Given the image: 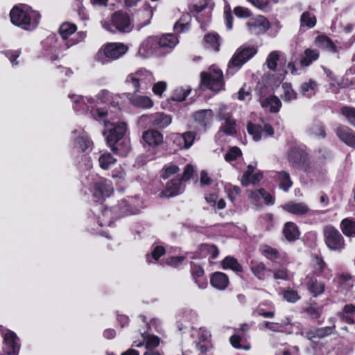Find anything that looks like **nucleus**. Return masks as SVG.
Instances as JSON below:
<instances>
[{
  "mask_svg": "<svg viewBox=\"0 0 355 355\" xmlns=\"http://www.w3.org/2000/svg\"><path fill=\"white\" fill-rule=\"evenodd\" d=\"M106 141L111 150L119 155L126 156L130 150V139L125 135H107Z\"/></svg>",
  "mask_w": 355,
  "mask_h": 355,
  "instance_id": "f257e3e1",
  "label": "nucleus"
},
{
  "mask_svg": "<svg viewBox=\"0 0 355 355\" xmlns=\"http://www.w3.org/2000/svg\"><path fill=\"white\" fill-rule=\"evenodd\" d=\"M324 241L331 250L340 251L345 248L344 239L340 233L332 226L324 228Z\"/></svg>",
  "mask_w": 355,
  "mask_h": 355,
  "instance_id": "f03ea898",
  "label": "nucleus"
},
{
  "mask_svg": "<svg viewBox=\"0 0 355 355\" xmlns=\"http://www.w3.org/2000/svg\"><path fill=\"white\" fill-rule=\"evenodd\" d=\"M257 53L254 47L239 49L233 55L228 64L227 72L232 73V68L241 67L247 60L250 59Z\"/></svg>",
  "mask_w": 355,
  "mask_h": 355,
  "instance_id": "7ed1b4c3",
  "label": "nucleus"
},
{
  "mask_svg": "<svg viewBox=\"0 0 355 355\" xmlns=\"http://www.w3.org/2000/svg\"><path fill=\"white\" fill-rule=\"evenodd\" d=\"M201 87L209 88L214 92H218L223 87V73L220 71H214L208 73H201Z\"/></svg>",
  "mask_w": 355,
  "mask_h": 355,
  "instance_id": "20e7f679",
  "label": "nucleus"
},
{
  "mask_svg": "<svg viewBox=\"0 0 355 355\" xmlns=\"http://www.w3.org/2000/svg\"><path fill=\"white\" fill-rule=\"evenodd\" d=\"M10 16L12 24L21 26L26 30L29 29V26H31V28H35L38 24L37 20L32 21L29 14L17 7L12 9Z\"/></svg>",
  "mask_w": 355,
  "mask_h": 355,
  "instance_id": "39448f33",
  "label": "nucleus"
},
{
  "mask_svg": "<svg viewBox=\"0 0 355 355\" xmlns=\"http://www.w3.org/2000/svg\"><path fill=\"white\" fill-rule=\"evenodd\" d=\"M111 19L113 26L120 32L128 33L132 28L130 15L123 10L114 12Z\"/></svg>",
  "mask_w": 355,
  "mask_h": 355,
  "instance_id": "423d86ee",
  "label": "nucleus"
},
{
  "mask_svg": "<svg viewBox=\"0 0 355 355\" xmlns=\"http://www.w3.org/2000/svg\"><path fill=\"white\" fill-rule=\"evenodd\" d=\"M141 336L142 340L134 342V345L137 347L144 345L146 351H155L154 349L157 347L161 343L160 338L148 332L141 333Z\"/></svg>",
  "mask_w": 355,
  "mask_h": 355,
  "instance_id": "0eeeda50",
  "label": "nucleus"
},
{
  "mask_svg": "<svg viewBox=\"0 0 355 355\" xmlns=\"http://www.w3.org/2000/svg\"><path fill=\"white\" fill-rule=\"evenodd\" d=\"M18 339L16 334L10 331H8L7 333L4 334L3 340H4V352L8 355H17L19 349V345L17 343V340Z\"/></svg>",
  "mask_w": 355,
  "mask_h": 355,
  "instance_id": "6e6552de",
  "label": "nucleus"
},
{
  "mask_svg": "<svg viewBox=\"0 0 355 355\" xmlns=\"http://www.w3.org/2000/svg\"><path fill=\"white\" fill-rule=\"evenodd\" d=\"M128 50L127 46L121 43H111L105 47L104 54L106 57L116 59L123 55Z\"/></svg>",
  "mask_w": 355,
  "mask_h": 355,
  "instance_id": "1a4fd4ad",
  "label": "nucleus"
},
{
  "mask_svg": "<svg viewBox=\"0 0 355 355\" xmlns=\"http://www.w3.org/2000/svg\"><path fill=\"white\" fill-rule=\"evenodd\" d=\"M283 209L295 215H303L309 211L308 205L304 202H288L283 205Z\"/></svg>",
  "mask_w": 355,
  "mask_h": 355,
  "instance_id": "9d476101",
  "label": "nucleus"
},
{
  "mask_svg": "<svg viewBox=\"0 0 355 355\" xmlns=\"http://www.w3.org/2000/svg\"><path fill=\"white\" fill-rule=\"evenodd\" d=\"M113 192L111 184L107 181H99L94 185V195L98 198L110 196Z\"/></svg>",
  "mask_w": 355,
  "mask_h": 355,
  "instance_id": "9b49d317",
  "label": "nucleus"
},
{
  "mask_svg": "<svg viewBox=\"0 0 355 355\" xmlns=\"http://www.w3.org/2000/svg\"><path fill=\"white\" fill-rule=\"evenodd\" d=\"M180 179H173L166 184V188L162 193L163 196L173 197L180 194L182 191V187Z\"/></svg>",
  "mask_w": 355,
  "mask_h": 355,
  "instance_id": "f8f14e48",
  "label": "nucleus"
},
{
  "mask_svg": "<svg viewBox=\"0 0 355 355\" xmlns=\"http://www.w3.org/2000/svg\"><path fill=\"white\" fill-rule=\"evenodd\" d=\"M288 159L294 164H305L308 159L307 154L302 149L294 148L288 154Z\"/></svg>",
  "mask_w": 355,
  "mask_h": 355,
  "instance_id": "ddd939ff",
  "label": "nucleus"
},
{
  "mask_svg": "<svg viewBox=\"0 0 355 355\" xmlns=\"http://www.w3.org/2000/svg\"><path fill=\"white\" fill-rule=\"evenodd\" d=\"M211 284L216 288L224 290L229 284L227 276L221 272H214L211 277Z\"/></svg>",
  "mask_w": 355,
  "mask_h": 355,
  "instance_id": "4468645a",
  "label": "nucleus"
},
{
  "mask_svg": "<svg viewBox=\"0 0 355 355\" xmlns=\"http://www.w3.org/2000/svg\"><path fill=\"white\" fill-rule=\"evenodd\" d=\"M306 286L309 291L313 297H317L322 294L325 289L324 284L313 277L309 278Z\"/></svg>",
  "mask_w": 355,
  "mask_h": 355,
  "instance_id": "2eb2a0df",
  "label": "nucleus"
},
{
  "mask_svg": "<svg viewBox=\"0 0 355 355\" xmlns=\"http://www.w3.org/2000/svg\"><path fill=\"white\" fill-rule=\"evenodd\" d=\"M247 26L251 30L259 28L261 31L263 32L267 31L270 27V24L268 20L263 16H259L257 18L253 19L251 21H249L247 24Z\"/></svg>",
  "mask_w": 355,
  "mask_h": 355,
  "instance_id": "dca6fc26",
  "label": "nucleus"
},
{
  "mask_svg": "<svg viewBox=\"0 0 355 355\" xmlns=\"http://www.w3.org/2000/svg\"><path fill=\"white\" fill-rule=\"evenodd\" d=\"M193 141V135H175L173 139V142L180 148H189Z\"/></svg>",
  "mask_w": 355,
  "mask_h": 355,
  "instance_id": "f3484780",
  "label": "nucleus"
},
{
  "mask_svg": "<svg viewBox=\"0 0 355 355\" xmlns=\"http://www.w3.org/2000/svg\"><path fill=\"white\" fill-rule=\"evenodd\" d=\"M191 274L194 280L195 283L198 285V288L203 289L206 287V282L200 283L198 279L202 277L205 275V272L201 266L193 263L191 265Z\"/></svg>",
  "mask_w": 355,
  "mask_h": 355,
  "instance_id": "a211bd4d",
  "label": "nucleus"
},
{
  "mask_svg": "<svg viewBox=\"0 0 355 355\" xmlns=\"http://www.w3.org/2000/svg\"><path fill=\"white\" fill-rule=\"evenodd\" d=\"M251 270L254 275L260 280H265L270 276L272 270L268 269L263 263H259L256 266L251 268Z\"/></svg>",
  "mask_w": 355,
  "mask_h": 355,
  "instance_id": "6ab92c4d",
  "label": "nucleus"
},
{
  "mask_svg": "<svg viewBox=\"0 0 355 355\" xmlns=\"http://www.w3.org/2000/svg\"><path fill=\"white\" fill-rule=\"evenodd\" d=\"M130 103L138 107L150 108L153 107V101L148 96H135L130 98Z\"/></svg>",
  "mask_w": 355,
  "mask_h": 355,
  "instance_id": "aec40b11",
  "label": "nucleus"
},
{
  "mask_svg": "<svg viewBox=\"0 0 355 355\" xmlns=\"http://www.w3.org/2000/svg\"><path fill=\"white\" fill-rule=\"evenodd\" d=\"M283 232L286 239L289 241L295 240L299 236L298 229L292 222L285 224Z\"/></svg>",
  "mask_w": 355,
  "mask_h": 355,
  "instance_id": "412c9836",
  "label": "nucleus"
},
{
  "mask_svg": "<svg viewBox=\"0 0 355 355\" xmlns=\"http://www.w3.org/2000/svg\"><path fill=\"white\" fill-rule=\"evenodd\" d=\"M194 119L202 127L206 126L210 119L212 117V112L211 110H202L196 112L193 114Z\"/></svg>",
  "mask_w": 355,
  "mask_h": 355,
  "instance_id": "4be33fe9",
  "label": "nucleus"
},
{
  "mask_svg": "<svg viewBox=\"0 0 355 355\" xmlns=\"http://www.w3.org/2000/svg\"><path fill=\"white\" fill-rule=\"evenodd\" d=\"M141 141L144 146L155 147L162 143V135H143Z\"/></svg>",
  "mask_w": 355,
  "mask_h": 355,
  "instance_id": "5701e85b",
  "label": "nucleus"
},
{
  "mask_svg": "<svg viewBox=\"0 0 355 355\" xmlns=\"http://www.w3.org/2000/svg\"><path fill=\"white\" fill-rule=\"evenodd\" d=\"M171 123V117L163 113L155 116L152 122L153 125L157 128H164Z\"/></svg>",
  "mask_w": 355,
  "mask_h": 355,
  "instance_id": "b1692460",
  "label": "nucleus"
},
{
  "mask_svg": "<svg viewBox=\"0 0 355 355\" xmlns=\"http://www.w3.org/2000/svg\"><path fill=\"white\" fill-rule=\"evenodd\" d=\"M104 125L110 133H125L127 131V124L125 122L112 123L109 121H104Z\"/></svg>",
  "mask_w": 355,
  "mask_h": 355,
  "instance_id": "393cba45",
  "label": "nucleus"
},
{
  "mask_svg": "<svg viewBox=\"0 0 355 355\" xmlns=\"http://www.w3.org/2000/svg\"><path fill=\"white\" fill-rule=\"evenodd\" d=\"M277 178L279 181V187L284 191H287L292 187L293 182L288 172L285 171L279 172Z\"/></svg>",
  "mask_w": 355,
  "mask_h": 355,
  "instance_id": "a878e982",
  "label": "nucleus"
},
{
  "mask_svg": "<svg viewBox=\"0 0 355 355\" xmlns=\"http://www.w3.org/2000/svg\"><path fill=\"white\" fill-rule=\"evenodd\" d=\"M248 133H273L274 130L271 125L264 124L263 127L261 125H254L252 122H249L247 125Z\"/></svg>",
  "mask_w": 355,
  "mask_h": 355,
  "instance_id": "bb28decb",
  "label": "nucleus"
},
{
  "mask_svg": "<svg viewBox=\"0 0 355 355\" xmlns=\"http://www.w3.org/2000/svg\"><path fill=\"white\" fill-rule=\"evenodd\" d=\"M340 226L343 232L346 236H355V220L345 218L342 220Z\"/></svg>",
  "mask_w": 355,
  "mask_h": 355,
  "instance_id": "cd10ccee",
  "label": "nucleus"
},
{
  "mask_svg": "<svg viewBox=\"0 0 355 355\" xmlns=\"http://www.w3.org/2000/svg\"><path fill=\"white\" fill-rule=\"evenodd\" d=\"M223 269H231L236 272H241L242 266L239 263L238 261L232 257H227L222 261Z\"/></svg>",
  "mask_w": 355,
  "mask_h": 355,
  "instance_id": "c85d7f7f",
  "label": "nucleus"
},
{
  "mask_svg": "<svg viewBox=\"0 0 355 355\" xmlns=\"http://www.w3.org/2000/svg\"><path fill=\"white\" fill-rule=\"evenodd\" d=\"M319 53L314 50L307 49L304 51V57L300 60V64L302 67L309 66L313 61L318 59Z\"/></svg>",
  "mask_w": 355,
  "mask_h": 355,
  "instance_id": "c756f323",
  "label": "nucleus"
},
{
  "mask_svg": "<svg viewBox=\"0 0 355 355\" xmlns=\"http://www.w3.org/2000/svg\"><path fill=\"white\" fill-rule=\"evenodd\" d=\"M178 43V39L175 35L173 34H167L166 35H163L159 40V45L161 47L166 48L168 47L170 49L174 47Z\"/></svg>",
  "mask_w": 355,
  "mask_h": 355,
  "instance_id": "7c9ffc66",
  "label": "nucleus"
},
{
  "mask_svg": "<svg viewBox=\"0 0 355 355\" xmlns=\"http://www.w3.org/2000/svg\"><path fill=\"white\" fill-rule=\"evenodd\" d=\"M206 202L211 207L217 205L218 209H223L225 207L226 203L223 199H219L217 195L210 193L205 196Z\"/></svg>",
  "mask_w": 355,
  "mask_h": 355,
  "instance_id": "2f4dec72",
  "label": "nucleus"
},
{
  "mask_svg": "<svg viewBox=\"0 0 355 355\" xmlns=\"http://www.w3.org/2000/svg\"><path fill=\"white\" fill-rule=\"evenodd\" d=\"M76 30V26L74 24L69 23L62 24L59 29V32L64 40L67 39L71 34Z\"/></svg>",
  "mask_w": 355,
  "mask_h": 355,
  "instance_id": "473e14b6",
  "label": "nucleus"
},
{
  "mask_svg": "<svg viewBox=\"0 0 355 355\" xmlns=\"http://www.w3.org/2000/svg\"><path fill=\"white\" fill-rule=\"evenodd\" d=\"M116 159L110 153L103 154L99 157L100 166L103 169H108L111 165L116 162Z\"/></svg>",
  "mask_w": 355,
  "mask_h": 355,
  "instance_id": "72a5a7b5",
  "label": "nucleus"
},
{
  "mask_svg": "<svg viewBox=\"0 0 355 355\" xmlns=\"http://www.w3.org/2000/svg\"><path fill=\"white\" fill-rule=\"evenodd\" d=\"M190 16L189 14L183 15L180 19L175 23L174 29L177 33H182L185 29H187L189 26V22L187 19Z\"/></svg>",
  "mask_w": 355,
  "mask_h": 355,
  "instance_id": "f704fd0d",
  "label": "nucleus"
},
{
  "mask_svg": "<svg viewBox=\"0 0 355 355\" xmlns=\"http://www.w3.org/2000/svg\"><path fill=\"white\" fill-rule=\"evenodd\" d=\"M340 113L347 119V121L355 126V108L349 106H343L340 109Z\"/></svg>",
  "mask_w": 355,
  "mask_h": 355,
  "instance_id": "c9c22d12",
  "label": "nucleus"
},
{
  "mask_svg": "<svg viewBox=\"0 0 355 355\" xmlns=\"http://www.w3.org/2000/svg\"><path fill=\"white\" fill-rule=\"evenodd\" d=\"M225 123L223 126L224 133H237L236 129V121L230 117V116H223Z\"/></svg>",
  "mask_w": 355,
  "mask_h": 355,
  "instance_id": "e433bc0d",
  "label": "nucleus"
},
{
  "mask_svg": "<svg viewBox=\"0 0 355 355\" xmlns=\"http://www.w3.org/2000/svg\"><path fill=\"white\" fill-rule=\"evenodd\" d=\"M200 251L205 255H209V258L216 259L219 253L218 248L214 245H203Z\"/></svg>",
  "mask_w": 355,
  "mask_h": 355,
  "instance_id": "4c0bfd02",
  "label": "nucleus"
},
{
  "mask_svg": "<svg viewBox=\"0 0 355 355\" xmlns=\"http://www.w3.org/2000/svg\"><path fill=\"white\" fill-rule=\"evenodd\" d=\"M284 298L288 302L295 303L300 299V297L297 291L287 288L284 292Z\"/></svg>",
  "mask_w": 355,
  "mask_h": 355,
  "instance_id": "58836bf2",
  "label": "nucleus"
},
{
  "mask_svg": "<svg viewBox=\"0 0 355 355\" xmlns=\"http://www.w3.org/2000/svg\"><path fill=\"white\" fill-rule=\"evenodd\" d=\"M261 252L263 254V256H265L266 258L272 261H275L279 257V252L276 249L268 245L262 247Z\"/></svg>",
  "mask_w": 355,
  "mask_h": 355,
  "instance_id": "ea45409f",
  "label": "nucleus"
},
{
  "mask_svg": "<svg viewBox=\"0 0 355 355\" xmlns=\"http://www.w3.org/2000/svg\"><path fill=\"white\" fill-rule=\"evenodd\" d=\"M317 83L313 80H309L308 83H304L301 86L302 94L304 96H311V93L309 94V92L315 90L317 87Z\"/></svg>",
  "mask_w": 355,
  "mask_h": 355,
  "instance_id": "a19ab883",
  "label": "nucleus"
},
{
  "mask_svg": "<svg viewBox=\"0 0 355 355\" xmlns=\"http://www.w3.org/2000/svg\"><path fill=\"white\" fill-rule=\"evenodd\" d=\"M315 42L317 44H320L322 47L330 48L331 49H335L336 46L334 42L325 35H319L315 39Z\"/></svg>",
  "mask_w": 355,
  "mask_h": 355,
  "instance_id": "79ce46f5",
  "label": "nucleus"
},
{
  "mask_svg": "<svg viewBox=\"0 0 355 355\" xmlns=\"http://www.w3.org/2000/svg\"><path fill=\"white\" fill-rule=\"evenodd\" d=\"M301 24L307 26L308 27H313L316 23V18L315 16L311 17L309 12H305L301 16Z\"/></svg>",
  "mask_w": 355,
  "mask_h": 355,
  "instance_id": "37998d69",
  "label": "nucleus"
},
{
  "mask_svg": "<svg viewBox=\"0 0 355 355\" xmlns=\"http://www.w3.org/2000/svg\"><path fill=\"white\" fill-rule=\"evenodd\" d=\"M279 54L277 51L271 52L267 58L268 67L275 71L277 68V62L279 60Z\"/></svg>",
  "mask_w": 355,
  "mask_h": 355,
  "instance_id": "c03bdc74",
  "label": "nucleus"
},
{
  "mask_svg": "<svg viewBox=\"0 0 355 355\" xmlns=\"http://www.w3.org/2000/svg\"><path fill=\"white\" fill-rule=\"evenodd\" d=\"M305 312L312 318L317 319L319 318L322 314V308L316 306L315 304H313L305 309Z\"/></svg>",
  "mask_w": 355,
  "mask_h": 355,
  "instance_id": "a18cd8bd",
  "label": "nucleus"
},
{
  "mask_svg": "<svg viewBox=\"0 0 355 355\" xmlns=\"http://www.w3.org/2000/svg\"><path fill=\"white\" fill-rule=\"evenodd\" d=\"M219 36L216 34H209L205 36V42L207 44H209L210 46L214 48L216 51H218L219 49V43H218Z\"/></svg>",
  "mask_w": 355,
  "mask_h": 355,
  "instance_id": "49530a36",
  "label": "nucleus"
},
{
  "mask_svg": "<svg viewBox=\"0 0 355 355\" xmlns=\"http://www.w3.org/2000/svg\"><path fill=\"white\" fill-rule=\"evenodd\" d=\"M76 145L82 151H84L92 145V141L87 139V137L80 136L76 139Z\"/></svg>",
  "mask_w": 355,
  "mask_h": 355,
  "instance_id": "de8ad7c7",
  "label": "nucleus"
},
{
  "mask_svg": "<svg viewBox=\"0 0 355 355\" xmlns=\"http://www.w3.org/2000/svg\"><path fill=\"white\" fill-rule=\"evenodd\" d=\"M241 154V150L237 147H232L230 149L228 153H226L225 159L227 162L236 159Z\"/></svg>",
  "mask_w": 355,
  "mask_h": 355,
  "instance_id": "09e8293b",
  "label": "nucleus"
},
{
  "mask_svg": "<svg viewBox=\"0 0 355 355\" xmlns=\"http://www.w3.org/2000/svg\"><path fill=\"white\" fill-rule=\"evenodd\" d=\"M272 272L273 277L275 279L286 280L288 278V270L285 268H280L277 270H274Z\"/></svg>",
  "mask_w": 355,
  "mask_h": 355,
  "instance_id": "8fccbe9b",
  "label": "nucleus"
},
{
  "mask_svg": "<svg viewBox=\"0 0 355 355\" xmlns=\"http://www.w3.org/2000/svg\"><path fill=\"white\" fill-rule=\"evenodd\" d=\"M254 171V166L250 164L248 166V170L244 173L241 178V184L246 187L250 182V176Z\"/></svg>",
  "mask_w": 355,
  "mask_h": 355,
  "instance_id": "3c124183",
  "label": "nucleus"
},
{
  "mask_svg": "<svg viewBox=\"0 0 355 355\" xmlns=\"http://www.w3.org/2000/svg\"><path fill=\"white\" fill-rule=\"evenodd\" d=\"M340 139L347 145L355 147V135H338Z\"/></svg>",
  "mask_w": 355,
  "mask_h": 355,
  "instance_id": "603ef678",
  "label": "nucleus"
},
{
  "mask_svg": "<svg viewBox=\"0 0 355 355\" xmlns=\"http://www.w3.org/2000/svg\"><path fill=\"white\" fill-rule=\"evenodd\" d=\"M185 260L183 256L171 257L166 259V263L173 267H177Z\"/></svg>",
  "mask_w": 355,
  "mask_h": 355,
  "instance_id": "864d4df0",
  "label": "nucleus"
},
{
  "mask_svg": "<svg viewBox=\"0 0 355 355\" xmlns=\"http://www.w3.org/2000/svg\"><path fill=\"white\" fill-rule=\"evenodd\" d=\"M332 333V327H325L315 329V334L318 338H322Z\"/></svg>",
  "mask_w": 355,
  "mask_h": 355,
  "instance_id": "5fc2aeb1",
  "label": "nucleus"
},
{
  "mask_svg": "<svg viewBox=\"0 0 355 355\" xmlns=\"http://www.w3.org/2000/svg\"><path fill=\"white\" fill-rule=\"evenodd\" d=\"M179 171V168L177 166L171 165L164 168V172L162 174V178L164 179L168 178L171 175L175 174Z\"/></svg>",
  "mask_w": 355,
  "mask_h": 355,
  "instance_id": "6e6d98bb",
  "label": "nucleus"
},
{
  "mask_svg": "<svg viewBox=\"0 0 355 355\" xmlns=\"http://www.w3.org/2000/svg\"><path fill=\"white\" fill-rule=\"evenodd\" d=\"M281 101L277 96H270V108L271 112H277L281 107Z\"/></svg>",
  "mask_w": 355,
  "mask_h": 355,
  "instance_id": "4d7b16f0",
  "label": "nucleus"
},
{
  "mask_svg": "<svg viewBox=\"0 0 355 355\" xmlns=\"http://www.w3.org/2000/svg\"><path fill=\"white\" fill-rule=\"evenodd\" d=\"M194 171L193 167L191 164H187L184 170L183 174L181 178L182 181H188L192 176Z\"/></svg>",
  "mask_w": 355,
  "mask_h": 355,
  "instance_id": "13d9d810",
  "label": "nucleus"
},
{
  "mask_svg": "<svg viewBox=\"0 0 355 355\" xmlns=\"http://www.w3.org/2000/svg\"><path fill=\"white\" fill-rule=\"evenodd\" d=\"M166 84L165 82H158L154 85L153 91L155 94L161 96L163 92L166 89Z\"/></svg>",
  "mask_w": 355,
  "mask_h": 355,
  "instance_id": "bf43d9fd",
  "label": "nucleus"
},
{
  "mask_svg": "<svg viewBox=\"0 0 355 355\" xmlns=\"http://www.w3.org/2000/svg\"><path fill=\"white\" fill-rule=\"evenodd\" d=\"M248 197L252 203H257L261 196L260 189L256 191H248Z\"/></svg>",
  "mask_w": 355,
  "mask_h": 355,
  "instance_id": "052dcab7",
  "label": "nucleus"
},
{
  "mask_svg": "<svg viewBox=\"0 0 355 355\" xmlns=\"http://www.w3.org/2000/svg\"><path fill=\"white\" fill-rule=\"evenodd\" d=\"M212 180L210 178L205 171L200 172V183L202 186L210 185L212 183Z\"/></svg>",
  "mask_w": 355,
  "mask_h": 355,
  "instance_id": "680f3d73",
  "label": "nucleus"
},
{
  "mask_svg": "<svg viewBox=\"0 0 355 355\" xmlns=\"http://www.w3.org/2000/svg\"><path fill=\"white\" fill-rule=\"evenodd\" d=\"M234 13L239 17H248L250 16V12L247 8L238 6L234 9Z\"/></svg>",
  "mask_w": 355,
  "mask_h": 355,
  "instance_id": "e2e57ef3",
  "label": "nucleus"
},
{
  "mask_svg": "<svg viewBox=\"0 0 355 355\" xmlns=\"http://www.w3.org/2000/svg\"><path fill=\"white\" fill-rule=\"evenodd\" d=\"M92 116L98 120L99 119L105 118L107 116V112L103 109H96L91 112Z\"/></svg>",
  "mask_w": 355,
  "mask_h": 355,
  "instance_id": "0e129e2a",
  "label": "nucleus"
},
{
  "mask_svg": "<svg viewBox=\"0 0 355 355\" xmlns=\"http://www.w3.org/2000/svg\"><path fill=\"white\" fill-rule=\"evenodd\" d=\"M229 198L233 200L236 195H239L241 192V189L238 186H230L228 188Z\"/></svg>",
  "mask_w": 355,
  "mask_h": 355,
  "instance_id": "69168bd1",
  "label": "nucleus"
},
{
  "mask_svg": "<svg viewBox=\"0 0 355 355\" xmlns=\"http://www.w3.org/2000/svg\"><path fill=\"white\" fill-rule=\"evenodd\" d=\"M241 340V336L236 335V334L232 336L230 338V343L232 344V345L234 347H235L236 349L241 348V345H240Z\"/></svg>",
  "mask_w": 355,
  "mask_h": 355,
  "instance_id": "338daca9",
  "label": "nucleus"
},
{
  "mask_svg": "<svg viewBox=\"0 0 355 355\" xmlns=\"http://www.w3.org/2000/svg\"><path fill=\"white\" fill-rule=\"evenodd\" d=\"M165 249L162 246H157L155 248L153 252H152V256L153 259L157 260L161 256L164 254Z\"/></svg>",
  "mask_w": 355,
  "mask_h": 355,
  "instance_id": "774afa93",
  "label": "nucleus"
}]
</instances>
